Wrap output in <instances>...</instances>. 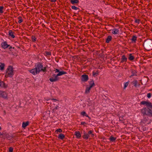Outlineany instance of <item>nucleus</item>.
<instances>
[{"label": "nucleus", "instance_id": "nucleus-1", "mask_svg": "<svg viewBox=\"0 0 152 152\" xmlns=\"http://www.w3.org/2000/svg\"><path fill=\"white\" fill-rule=\"evenodd\" d=\"M43 66L40 64H38L35 68L29 70V72L34 75H35L40 71L43 70Z\"/></svg>", "mask_w": 152, "mask_h": 152}, {"label": "nucleus", "instance_id": "nucleus-2", "mask_svg": "<svg viewBox=\"0 0 152 152\" xmlns=\"http://www.w3.org/2000/svg\"><path fill=\"white\" fill-rule=\"evenodd\" d=\"M14 74V71L12 67L11 66L8 67L6 70V73L5 75L6 77H11Z\"/></svg>", "mask_w": 152, "mask_h": 152}, {"label": "nucleus", "instance_id": "nucleus-3", "mask_svg": "<svg viewBox=\"0 0 152 152\" xmlns=\"http://www.w3.org/2000/svg\"><path fill=\"white\" fill-rule=\"evenodd\" d=\"M94 83L93 81L91 82L90 83V85L89 86L87 87L86 90L85 92L86 93H88L91 88L94 86Z\"/></svg>", "mask_w": 152, "mask_h": 152}, {"label": "nucleus", "instance_id": "nucleus-4", "mask_svg": "<svg viewBox=\"0 0 152 152\" xmlns=\"http://www.w3.org/2000/svg\"><path fill=\"white\" fill-rule=\"evenodd\" d=\"M0 97L7 99V94L6 92L0 91Z\"/></svg>", "mask_w": 152, "mask_h": 152}, {"label": "nucleus", "instance_id": "nucleus-5", "mask_svg": "<svg viewBox=\"0 0 152 152\" xmlns=\"http://www.w3.org/2000/svg\"><path fill=\"white\" fill-rule=\"evenodd\" d=\"M58 78L56 75H53V76L49 79L50 80L51 82H55L58 80Z\"/></svg>", "mask_w": 152, "mask_h": 152}, {"label": "nucleus", "instance_id": "nucleus-6", "mask_svg": "<svg viewBox=\"0 0 152 152\" xmlns=\"http://www.w3.org/2000/svg\"><path fill=\"white\" fill-rule=\"evenodd\" d=\"M81 80L83 81H87L88 79V76L86 75H83L81 76Z\"/></svg>", "mask_w": 152, "mask_h": 152}, {"label": "nucleus", "instance_id": "nucleus-7", "mask_svg": "<svg viewBox=\"0 0 152 152\" xmlns=\"http://www.w3.org/2000/svg\"><path fill=\"white\" fill-rule=\"evenodd\" d=\"M140 104L143 105H145L148 107H151L152 106L151 103L147 101H142L141 102Z\"/></svg>", "mask_w": 152, "mask_h": 152}, {"label": "nucleus", "instance_id": "nucleus-8", "mask_svg": "<svg viewBox=\"0 0 152 152\" xmlns=\"http://www.w3.org/2000/svg\"><path fill=\"white\" fill-rule=\"evenodd\" d=\"M1 47L4 49H6L8 48L9 46L6 42H3L1 44Z\"/></svg>", "mask_w": 152, "mask_h": 152}, {"label": "nucleus", "instance_id": "nucleus-9", "mask_svg": "<svg viewBox=\"0 0 152 152\" xmlns=\"http://www.w3.org/2000/svg\"><path fill=\"white\" fill-rule=\"evenodd\" d=\"M111 32L113 34H116L119 33V31L118 29L114 28L111 30Z\"/></svg>", "mask_w": 152, "mask_h": 152}, {"label": "nucleus", "instance_id": "nucleus-10", "mask_svg": "<svg viewBox=\"0 0 152 152\" xmlns=\"http://www.w3.org/2000/svg\"><path fill=\"white\" fill-rule=\"evenodd\" d=\"M5 64L4 63L1 62L0 63V70L1 71H3L4 69Z\"/></svg>", "mask_w": 152, "mask_h": 152}, {"label": "nucleus", "instance_id": "nucleus-11", "mask_svg": "<svg viewBox=\"0 0 152 152\" xmlns=\"http://www.w3.org/2000/svg\"><path fill=\"white\" fill-rule=\"evenodd\" d=\"M131 73L132 75L129 77L130 78L133 76H136L137 75V72L135 70H132Z\"/></svg>", "mask_w": 152, "mask_h": 152}, {"label": "nucleus", "instance_id": "nucleus-12", "mask_svg": "<svg viewBox=\"0 0 152 152\" xmlns=\"http://www.w3.org/2000/svg\"><path fill=\"white\" fill-rule=\"evenodd\" d=\"M75 135L76 136V137L77 138H80L81 136V134L79 131H76L75 132Z\"/></svg>", "mask_w": 152, "mask_h": 152}, {"label": "nucleus", "instance_id": "nucleus-13", "mask_svg": "<svg viewBox=\"0 0 152 152\" xmlns=\"http://www.w3.org/2000/svg\"><path fill=\"white\" fill-rule=\"evenodd\" d=\"M132 83L134 85L135 87L140 86V84L138 83V82L137 80H135L132 82Z\"/></svg>", "mask_w": 152, "mask_h": 152}, {"label": "nucleus", "instance_id": "nucleus-14", "mask_svg": "<svg viewBox=\"0 0 152 152\" xmlns=\"http://www.w3.org/2000/svg\"><path fill=\"white\" fill-rule=\"evenodd\" d=\"M0 86L4 88H6L7 87V85H5L3 81H1L0 80Z\"/></svg>", "mask_w": 152, "mask_h": 152}, {"label": "nucleus", "instance_id": "nucleus-15", "mask_svg": "<svg viewBox=\"0 0 152 152\" xmlns=\"http://www.w3.org/2000/svg\"><path fill=\"white\" fill-rule=\"evenodd\" d=\"M14 32L12 31L11 30H10L9 31V34L11 36L12 38H15V36L14 35Z\"/></svg>", "mask_w": 152, "mask_h": 152}, {"label": "nucleus", "instance_id": "nucleus-16", "mask_svg": "<svg viewBox=\"0 0 152 152\" xmlns=\"http://www.w3.org/2000/svg\"><path fill=\"white\" fill-rule=\"evenodd\" d=\"M127 60V58L124 55H123L122 57L121 60V62H123L124 61H126Z\"/></svg>", "mask_w": 152, "mask_h": 152}, {"label": "nucleus", "instance_id": "nucleus-17", "mask_svg": "<svg viewBox=\"0 0 152 152\" xmlns=\"http://www.w3.org/2000/svg\"><path fill=\"white\" fill-rule=\"evenodd\" d=\"M66 72L64 71H59L58 73L56 75L58 77V76H61L63 75L66 74Z\"/></svg>", "mask_w": 152, "mask_h": 152}, {"label": "nucleus", "instance_id": "nucleus-18", "mask_svg": "<svg viewBox=\"0 0 152 152\" xmlns=\"http://www.w3.org/2000/svg\"><path fill=\"white\" fill-rule=\"evenodd\" d=\"M80 115H81L83 117L86 116V117L89 118L88 115L87 114V113L85 111H83L81 112L80 113Z\"/></svg>", "mask_w": 152, "mask_h": 152}, {"label": "nucleus", "instance_id": "nucleus-19", "mask_svg": "<svg viewBox=\"0 0 152 152\" xmlns=\"http://www.w3.org/2000/svg\"><path fill=\"white\" fill-rule=\"evenodd\" d=\"M28 122L27 121L26 122H23L22 124V126L23 128H24L28 125Z\"/></svg>", "mask_w": 152, "mask_h": 152}, {"label": "nucleus", "instance_id": "nucleus-20", "mask_svg": "<svg viewBox=\"0 0 152 152\" xmlns=\"http://www.w3.org/2000/svg\"><path fill=\"white\" fill-rule=\"evenodd\" d=\"M64 137V135L62 134H60L58 136V138L61 140L63 139Z\"/></svg>", "mask_w": 152, "mask_h": 152}, {"label": "nucleus", "instance_id": "nucleus-21", "mask_svg": "<svg viewBox=\"0 0 152 152\" xmlns=\"http://www.w3.org/2000/svg\"><path fill=\"white\" fill-rule=\"evenodd\" d=\"M89 137V135L88 134L84 133L83 136V138L85 139H88Z\"/></svg>", "mask_w": 152, "mask_h": 152}, {"label": "nucleus", "instance_id": "nucleus-22", "mask_svg": "<svg viewBox=\"0 0 152 152\" xmlns=\"http://www.w3.org/2000/svg\"><path fill=\"white\" fill-rule=\"evenodd\" d=\"M70 2L71 3L73 4H77L78 3L79 0H71Z\"/></svg>", "mask_w": 152, "mask_h": 152}, {"label": "nucleus", "instance_id": "nucleus-23", "mask_svg": "<svg viewBox=\"0 0 152 152\" xmlns=\"http://www.w3.org/2000/svg\"><path fill=\"white\" fill-rule=\"evenodd\" d=\"M99 72L98 71H94L93 72V75L94 76H97L99 74Z\"/></svg>", "mask_w": 152, "mask_h": 152}, {"label": "nucleus", "instance_id": "nucleus-24", "mask_svg": "<svg viewBox=\"0 0 152 152\" xmlns=\"http://www.w3.org/2000/svg\"><path fill=\"white\" fill-rule=\"evenodd\" d=\"M112 39V37L110 36H108L106 40V42L107 43H109Z\"/></svg>", "mask_w": 152, "mask_h": 152}, {"label": "nucleus", "instance_id": "nucleus-25", "mask_svg": "<svg viewBox=\"0 0 152 152\" xmlns=\"http://www.w3.org/2000/svg\"><path fill=\"white\" fill-rule=\"evenodd\" d=\"M137 37L135 36H133L132 38V42H135L137 40Z\"/></svg>", "mask_w": 152, "mask_h": 152}, {"label": "nucleus", "instance_id": "nucleus-26", "mask_svg": "<svg viewBox=\"0 0 152 152\" xmlns=\"http://www.w3.org/2000/svg\"><path fill=\"white\" fill-rule=\"evenodd\" d=\"M110 140L112 141L113 142L115 140H116V138L115 137H114L113 136H111L110 137Z\"/></svg>", "mask_w": 152, "mask_h": 152}, {"label": "nucleus", "instance_id": "nucleus-27", "mask_svg": "<svg viewBox=\"0 0 152 152\" xmlns=\"http://www.w3.org/2000/svg\"><path fill=\"white\" fill-rule=\"evenodd\" d=\"M129 83V81H128L127 82H126L124 83V88L125 89L126 87L128 86V84Z\"/></svg>", "mask_w": 152, "mask_h": 152}, {"label": "nucleus", "instance_id": "nucleus-28", "mask_svg": "<svg viewBox=\"0 0 152 152\" xmlns=\"http://www.w3.org/2000/svg\"><path fill=\"white\" fill-rule=\"evenodd\" d=\"M129 59L130 60H132L134 59V57L132 56L131 54H130L129 55Z\"/></svg>", "mask_w": 152, "mask_h": 152}, {"label": "nucleus", "instance_id": "nucleus-29", "mask_svg": "<svg viewBox=\"0 0 152 152\" xmlns=\"http://www.w3.org/2000/svg\"><path fill=\"white\" fill-rule=\"evenodd\" d=\"M18 19H19V20L18 21V22L19 23H20L23 22V20L22 19L21 17H18Z\"/></svg>", "mask_w": 152, "mask_h": 152}, {"label": "nucleus", "instance_id": "nucleus-30", "mask_svg": "<svg viewBox=\"0 0 152 152\" xmlns=\"http://www.w3.org/2000/svg\"><path fill=\"white\" fill-rule=\"evenodd\" d=\"M3 7L2 6H0V13H2L3 12Z\"/></svg>", "mask_w": 152, "mask_h": 152}, {"label": "nucleus", "instance_id": "nucleus-31", "mask_svg": "<svg viewBox=\"0 0 152 152\" xmlns=\"http://www.w3.org/2000/svg\"><path fill=\"white\" fill-rule=\"evenodd\" d=\"M88 134L89 135L91 134V136L92 137H93L94 136V134H92V131H89Z\"/></svg>", "mask_w": 152, "mask_h": 152}, {"label": "nucleus", "instance_id": "nucleus-32", "mask_svg": "<svg viewBox=\"0 0 152 152\" xmlns=\"http://www.w3.org/2000/svg\"><path fill=\"white\" fill-rule=\"evenodd\" d=\"M72 8L74 10H77L78 9V8L75 6H72Z\"/></svg>", "mask_w": 152, "mask_h": 152}, {"label": "nucleus", "instance_id": "nucleus-33", "mask_svg": "<svg viewBox=\"0 0 152 152\" xmlns=\"http://www.w3.org/2000/svg\"><path fill=\"white\" fill-rule=\"evenodd\" d=\"M31 39L33 42H34L36 40V38L35 36H33L31 37Z\"/></svg>", "mask_w": 152, "mask_h": 152}, {"label": "nucleus", "instance_id": "nucleus-34", "mask_svg": "<svg viewBox=\"0 0 152 152\" xmlns=\"http://www.w3.org/2000/svg\"><path fill=\"white\" fill-rule=\"evenodd\" d=\"M51 55V53L50 52H46L45 53V55L46 56H49Z\"/></svg>", "mask_w": 152, "mask_h": 152}, {"label": "nucleus", "instance_id": "nucleus-35", "mask_svg": "<svg viewBox=\"0 0 152 152\" xmlns=\"http://www.w3.org/2000/svg\"><path fill=\"white\" fill-rule=\"evenodd\" d=\"M62 130L61 129H58L56 131V132L58 133V132H62Z\"/></svg>", "mask_w": 152, "mask_h": 152}, {"label": "nucleus", "instance_id": "nucleus-36", "mask_svg": "<svg viewBox=\"0 0 152 152\" xmlns=\"http://www.w3.org/2000/svg\"><path fill=\"white\" fill-rule=\"evenodd\" d=\"M145 108H143L141 110V112L142 113H143V114H145Z\"/></svg>", "mask_w": 152, "mask_h": 152}, {"label": "nucleus", "instance_id": "nucleus-37", "mask_svg": "<svg viewBox=\"0 0 152 152\" xmlns=\"http://www.w3.org/2000/svg\"><path fill=\"white\" fill-rule=\"evenodd\" d=\"M151 93H148L147 94V97L148 98H150L151 97Z\"/></svg>", "mask_w": 152, "mask_h": 152}, {"label": "nucleus", "instance_id": "nucleus-38", "mask_svg": "<svg viewBox=\"0 0 152 152\" xmlns=\"http://www.w3.org/2000/svg\"><path fill=\"white\" fill-rule=\"evenodd\" d=\"M13 151V149L11 147H10L9 149V152H12Z\"/></svg>", "mask_w": 152, "mask_h": 152}, {"label": "nucleus", "instance_id": "nucleus-39", "mask_svg": "<svg viewBox=\"0 0 152 152\" xmlns=\"http://www.w3.org/2000/svg\"><path fill=\"white\" fill-rule=\"evenodd\" d=\"M135 22L139 24L140 23V20L139 19H136L135 20Z\"/></svg>", "mask_w": 152, "mask_h": 152}, {"label": "nucleus", "instance_id": "nucleus-40", "mask_svg": "<svg viewBox=\"0 0 152 152\" xmlns=\"http://www.w3.org/2000/svg\"><path fill=\"white\" fill-rule=\"evenodd\" d=\"M54 71L55 73L59 72V71L58 69H56L54 70Z\"/></svg>", "mask_w": 152, "mask_h": 152}, {"label": "nucleus", "instance_id": "nucleus-41", "mask_svg": "<svg viewBox=\"0 0 152 152\" xmlns=\"http://www.w3.org/2000/svg\"><path fill=\"white\" fill-rule=\"evenodd\" d=\"M51 101L53 102H55L56 101V100L55 99H51Z\"/></svg>", "mask_w": 152, "mask_h": 152}, {"label": "nucleus", "instance_id": "nucleus-42", "mask_svg": "<svg viewBox=\"0 0 152 152\" xmlns=\"http://www.w3.org/2000/svg\"><path fill=\"white\" fill-rule=\"evenodd\" d=\"M51 1L52 2H55L56 1V0H51Z\"/></svg>", "mask_w": 152, "mask_h": 152}, {"label": "nucleus", "instance_id": "nucleus-43", "mask_svg": "<svg viewBox=\"0 0 152 152\" xmlns=\"http://www.w3.org/2000/svg\"><path fill=\"white\" fill-rule=\"evenodd\" d=\"M85 124V123L84 122H82L81 123V124L82 125H84V124Z\"/></svg>", "mask_w": 152, "mask_h": 152}]
</instances>
